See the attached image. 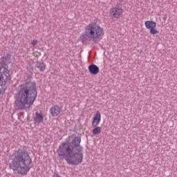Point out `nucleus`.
I'll return each instance as SVG.
<instances>
[{
	"label": "nucleus",
	"instance_id": "39448f33",
	"mask_svg": "<svg viewBox=\"0 0 177 177\" xmlns=\"http://www.w3.org/2000/svg\"><path fill=\"white\" fill-rule=\"evenodd\" d=\"M10 77V71L6 66H0V86L6 85Z\"/></svg>",
	"mask_w": 177,
	"mask_h": 177
},
{
	"label": "nucleus",
	"instance_id": "4468645a",
	"mask_svg": "<svg viewBox=\"0 0 177 177\" xmlns=\"http://www.w3.org/2000/svg\"><path fill=\"white\" fill-rule=\"evenodd\" d=\"M93 135L97 136L100 135L102 132V128L100 127H95V128L93 129Z\"/></svg>",
	"mask_w": 177,
	"mask_h": 177
},
{
	"label": "nucleus",
	"instance_id": "2eb2a0df",
	"mask_svg": "<svg viewBox=\"0 0 177 177\" xmlns=\"http://www.w3.org/2000/svg\"><path fill=\"white\" fill-rule=\"evenodd\" d=\"M37 68H39L40 71H45V68H46V65H45V64L44 63H40L37 66Z\"/></svg>",
	"mask_w": 177,
	"mask_h": 177
},
{
	"label": "nucleus",
	"instance_id": "f257e3e1",
	"mask_svg": "<svg viewBox=\"0 0 177 177\" xmlns=\"http://www.w3.org/2000/svg\"><path fill=\"white\" fill-rule=\"evenodd\" d=\"M20 89L15 95V104L21 110H30L37 99L35 83L28 82L19 86Z\"/></svg>",
	"mask_w": 177,
	"mask_h": 177
},
{
	"label": "nucleus",
	"instance_id": "1a4fd4ad",
	"mask_svg": "<svg viewBox=\"0 0 177 177\" xmlns=\"http://www.w3.org/2000/svg\"><path fill=\"white\" fill-rule=\"evenodd\" d=\"M62 113V108L58 105H54L50 109V114L52 117H57Z\"/></svg>",
	"mask_w": 177,
	"mask_h": 177
},
{
	"label": "nucleus",
	"instance_id": "f03ea898",
	"mask_svg": "<svg viewBox=\"0 0 177 177\" xmlns=\"http://www.w3.org/2000/svg\"><path fill=\"white\" fill-rule=\"evenodd\" d=\"M9 160H10V169L13 171L14 174L25 176L31 169V162H32L31 158L20 149L15 151L10 156Z\"/></svg>",
	"mask_w": 177,
	"mask_h": 177
},
{
	"label": "nucleus",
	"instance_id": "dca6fc26",
	"mask_svg": "<svg viewBox=\"0 0 177 177\" xmlns=\"http://www.w3.org/2000/svg\"><path fill=\"white\" fill-rule=\"evenodd\" d=\"M38 44V40L37 39H34L31 41V45L33 46H37V45Z\"/></svg>",
	"mask_w": 177,
	"mask_h": 177
},
{
	"label": "nucleus",
	"instance_id": "ddd939ff",
	"mask_svg": "<svg viewBox=\"0 0 177 177\" xmlns=\"http://www.w3.org/2000/svg\"><path fill=\"white\" fill-rule=\"evenodd\" d=\"M72 145H73L74 146L72 147H75V149H80V147H80V145H81V136L75 137L72 141Z\"/></svg>",
	"mask_w": 177,
	"mask_h": 177
},
{
	"label": "nucleus",
	"instance_id": "20e7f679",
	"mask_svg": "<svg viewBox=\"0 0 177 177\" xmlns=\"http://www.w3.org/2000/svg\"><path fill=\"white\" fill-rule=\"evenodd\" d=\"M67 162L71 165H80L84 160L82 147L75 148L69 147L67 149Z\"/></svg>",
	"mask_w": 177,
	"mask_h": 177
},
{
	"label": "nucleus",
	"instance_id": "6e6552de",
	"mask_svg": "<svg viewBox=\"0 0 177 177\" xmlns=\"http://www.w3.org/2000/svg\"><path fill=\"white\" fill-rule=\"evenodd\" d=\"M33 122L35 125H39L44 122V115H42V112L36 111L33 114Z\"/></svg>",
	"mask_w": 177,
	"mask_h": 177
},
{
	"label": "nucleus",
	"instance_id": "7ed1b4c3",
	"mask_svg": "<svg viewBox=\"0 0 177 177\" xmlns=\"http://www.w3.org/2000/svg\"><path fill=\"white\" fill-rule=\"evenodd\" d=\"M103 35H104V30L95 22H91L87 25L83 33V37L86 39L93 41L95 44L102 41Z\"/></svg>",
	"mask_w": 177,
	"mask_h": 177
},
{
	"label": "nucleus",
	"instance_id": "423d86ee",
	"mask_svg": "<svg viewBox=\"0 0 177 177\" xmlns=\"http://www.w3.org/2000/svg\"><path fill=\"white\" fill-rule=\"evenodd\" d=\"M124 13V10L122 7L120 6H116L109 10V15L112 19H120Z\"/></svg>",
	"mask_w": 177,
	"mask_h": 177
},
{
	"label": "nucleus",
	"instance_id": "f8f14e48",
	"mask_svg": "<svg viewBox=\"0 0 177 177\" xmlns=\"http://www.w3.org/2000/svg\"><path fill=\"white\" fill-rule=\"evenodd\" d=\"M88 71L90 74L93 75H96L99 73V67L95 64H91L88 66Z\"/></svg>",
	"mask_w": 177,
	"mask_h": 177
},
{
	"label": "nucleus",
	"instance_id": "0eeeda50",
	"mask_svg": "<svg viewBox=\"0 0 177 177\" xmlns=\"http://www.w3.org/2000/svg\"><path fill=\"white\" fill-rule=\"evenodd\" d=\"M145 26L147 30H149V33L151 35H156V34H160V30H158L156 27H157V23L154 21H146L145 22Z\"/></svg>",
	"mask_w": 177,
	"mask_h": 177
},
{
	"label": "nucleus",
	"instance_id": "9d476101",
	"mask_svg": "<svg viewBox=\"0 0 177 177\" xmlns=\"http://www.w3.org/2000/svg\"><path fill=\"white\" fill-rule=\"evenodd\" d=\"M57 153L59 157H66L67 154V144L62 143V145L59 146Z\"/></svg>",
	"mask_w": 177,
	"mask_h": 177
},
{
	"label": "nucleus",
	"instance_id": "9b49d317",
	"mask_svg": "<svg viewBox=\"0 0 177 177\" xmlns=\"http://www.w3.org/2000/svg\"><path fill=\"white\" fill-rule=\"evenodd\" d=\"M100 120H102V115L100 114V112L97 111L95 116L93 118L91 122L93 127H97V125L100 124Z\"/></svg>",
	"mask_w": 177,
	"mask_h": 177
}]
</instances>
